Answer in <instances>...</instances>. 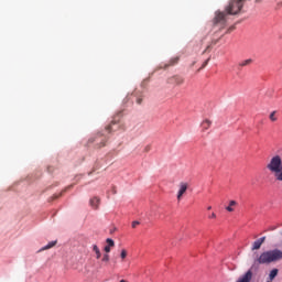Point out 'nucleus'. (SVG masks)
<instances>
[{
	"mask_svg": "<svg viewBox=\"0 0 282 282\" xmlns=\"http://www.w3.org/2000/svg\"><path fill=\"white\" fill-rule=\"evenodd\" d=\"M109 253H105L104 256H102V259H101V261L104 262V263H109Z\"/></svg>",
	"mask_w": 282,
	"mask_h": 282,
	"instance_id": "412c9836",
	"label": "nucleus"
},
{
	"mask_svg": "<svg viewBox=\"0 0 282 282\" xmlns=\"http://www.w3.org/2000/svg\"><path fill=\"white\" fill-rule=\"evenodd\" d=\"M118 122V120H112L111 123L106 128L107 131L111 132L113 131V124H116Z\"/></svg>",
	"mask_w": 282,
	"mask_h": 282,
	"instance_id": "6ab92c4d",
	"label": "nucleus"
},
{
	"mask_svg": "<svg viewBox=\"0 0 282 282\" xmlns=\"http://www.w3.org/2000/svg\"><path fill=\"white\" fill-rule=\"evenodd\" d=\"M209 219H217V215L215 213H213L210 216H209Z\"/></svg>",
	"mask_w": 282,
	"mask_h": 282,
	"instance_id": "bb28decb",
	"label": "nucleus"
},
{
	"mask_svg": "<svg viewBox=\"0 0 282 282\" xmlns=\"http://www.w3.org/2000/svg\"><path fill=\"white\" fill-rule=\"evenodd\" d=\"M143 151L144 153H149V151H151V145H145Z\"/></svg>",
	"mask_w": 282,
	"mask_h": 282,
	"instance_id": "a878e982",
	"label": "nucleus"
},
{
	"mask_svg": "<svg viewBox=\"0 0 282 282\" xmlns=\"http://www.w3.org/2000/svg\"><path fill=\"white\" fill-rule=\"evenodd\" d=\"M54 246H56V240L48 242L46 246H44V247L41 249V251H43V250H50V248H54Z\"/></svg>",
	"mask_w": 282,
	"mask_h": 282,
	"instance_id": "dca6fc26",
	"label": "nucleus"
},
{
	"mask_svg": "<svg viewBox=\"0 0 282 282\" xmlns=\"http://www.w3.org/2000/svg\"><path fill=\"white\" fill-rule=\"evenodd\" d=\"M252 270L249 269L243 275H241L236 282H250L252 281Z\"/></svg>",
	"mask_w": 282,
	"mask_h": 282,
	"instance_id": "423d86ee",
	"label": "nucleus"
},
{
	"mask_svg": "<svg viewBox=\"0 0 282 282\" xmlns=\"http://www.w3.org/2000/svg\"><path fill=\"white\" fill-rule=\"evenodd\" d=\"M248 65H252V58L243 59L238 63V67H248Z\"/></svg>",
	"mask_w": 282,
	"mask_h": 282,
	"instance_id": "9b49d317",
	"label": "nucleus"
},
{
	"mask_svg": "<svg viewBox=\"0 0 282 282\" xmlns=\"http://www.w3.org/2000/svg\"><path fill=\"white\" fill-rule=\"evenodd\" d=\"M212 209H213V207H212V206L207 207V210H212Z\"/></svg>",
	"mask_w": 282,
	"mask_h": 282,
	"instance_id": "c756f323",
	"label": "nucleus"
},
{
	"mask_svg": "<svg viewBox=\"0 0 282 282\" xmlns=\"http://www.w3.org/2000/svg\"><path fill=\"white\" fill-rule=\"evenodd\" d=\"M93 252H95L96 259H100L102 257V253L100 252V248H98L96 245L93 246Z\"/></svg>",
	"mask_w": 282,
	"mask_h": 282,
	"instance_id": "4468645a",
	"label": "nucleus"
},
{
	"mask_svg": "<svg viewBox=\"0 0 282 282\" xmlns=\"http://www.w3.org/2000/svg\"><path fill=\"white\" fill-rule=\"evenodd\" d=\"M232 206H237V200H230L229 202V206L226 207V210L228 213H234L235 212V208H232Z\"/></svg>",
	"mask_w": 282,
	"mask_h": 282,
	"instance_id": "ddd939ff",
	"label": "nucleus"
},
{
	"mask_svg": "<svg viewBox=\"0 0 282 282\" xmlns=\"http://www.w3.org/2000/svg\"><path fill=\"white\" fill-rule=\"evenodd\" d=\"M138 226H140V221L138 220L132 221V228H138Z\"/></svg>",
	"mask_w": 282,
	"mask_h": 282,
	"instance_id": "393cba45",
	"label": "nucleus"
},
{
	"mask_svg": "<svg viewBox=\"0 0 282 282\" xmlns=\"http://www.w3.org/2000/svg\"><path fill=\"white\" fill-rule=\"evenodd\" d=\"M104 250H105L106 254H109V252H111V247L110 246H106L104 248Z\"/></svg>",
	"mask_w": 282,
	"mask_h": 282,
	"instance_id": "5701e85b",
	"label": "nucleus"
},
{
	"mask_svg": "<svg viewBox=\"0 0 282 282\" xmlns=\"http://www.w3.org/2000/svg\"><path fill=\"white\" fill-rule=\"evenodd\" d=\"M281 259H282V251L279 249H273V250L262 252L257 261L260 264H269V263H274L276 261H281Z\"/></svg>",
	"mask_w": 282,
	"mask_h": 282,
	"instance_id": "7ed1b4c3",
	"label": "nucleus"
},
{
	"mask_svg": "<svg viewBox=\"0 0 282 282\" xmlns=\"http://www.w3.org/2000/svg\"><path fill=\"white\" fill-rule=\"evenodd\" d=\"M243 1L246 0H230L228 6L225 8V11L216 12L214 18V25H226L228 15L235 17L241 12L243 9Z\"/></svg>",
	"mask_w": 282,
	"mask_h": 282,
	"instance_id": "f257e3e1",
	"label": "nucleus"
},
{
	"mask_svg": "<svg viewBox=\"0 0 282 282\" xmlns=\"http://www.w3.org/2000/svg\"><path fill=\"white\" fill-rule=\"evenodd\" d=\"M271 122H276L278 118H276V111H272L269 116Z\"/></svg>",
	"mask_w": 282,
	"mask_h": 282,
	"instance_id": "f3484780",
	"label": "nucleus"
},
{
	"mask_svg": "<svg viewBox=\"0 0 282 282\" xmlns=\"http://www.w3.org/2000/svg\"><path fill=\"white\" fill-rule=\"evenodd\" d=\"M212 124H213V121H210L209 119H205L200 123V127H202L203 131H208V129H210Z\"/></svg>",
	"mask_w": 282,
	"mask_h": 282,
	"instance_id": "9d476101",
	"label": "nucleus"
},
{
	"mask_svg": "<svg viewBox=\"0 0 282 282\" xmlns=\"http://www.w3.org/2000/svg\"><path fill=\"white\" fill-rule=\"evenodd\" d=\"M120 258L122 260L127 259V251L124 249L121 250Z\"/></svg>",
	"mask_w": 282,
	"mask_h": 282,
	"instance_id": "4be33fe9",
	"label": "nucleus"
},
{
	"mask_svg": "<svg viewBox=\"0 0 282 282\" xmlns=\"http://www.w3.org/2000/svg\"><path fill=\"white\" fill-rule=\"evenodd\" d=\"M180 63V57H173L170 59L169 65H177Z\"/></svg>",
	"mask_w": 282,
	"mask_h": 282,
	"instance_id": "a211bd4d",
	"label": "nucleus"
},
{
	"mask_svg": "<svg viewBox=\"0 0 282 282\" xmlns=\"http://www.w3.org/2000/svg\"><path fill=\"white\" fill-rule=\"evenodd\" d=\"M106 242L108 243L107 246H109L110 248H113V246H116V242L111 238H107Z\"/></svg>",
	"mask_w": 282,
	"mask_h": 282,
	"instance_id": "aec40b11",
	"label": "nucleus"
},
{
	"mask_svg": "<svg viewBox=\"0 0 282 282\" xmlns=\"http://www.w3.org/2000/svg\"><path fill=\"white\" fill-rule=\"evenodd\" d=\"M58 196H61V194L59 195H54L53 199H58Z\"/></svg>",
	"mask_w": 282,
	"mask_h": 282,
	"instance_id": "cd10ccee",
	"label": "nucleus"
},
{
	"mask_svg": "<svg viewBox=\"0 0 282 282\" xmlns=\"http://www.w3.org/2000/svg\"><path fill=\"white\" fill-rule=\"evenodd\" d=\"M169 83H170L171 85H177V86H180V85H184V79H183V77H181V76H173V77H171V78L169 79Z\"/></svg>",
	"mask_w": 282,
	"mask_h": 282,
	"instance_id": "0eeeda50",
	"label": "nucleus"
},
{
	"mask_svg": "<svg viewBox=\"0 0 282 282\" xmlns=\"http://www.w3.org/2000/svg\"><path fill=\"white\" fill-rule=\"evenodd\" d=\"M276 274H279V269L271 270V272L269 274L270 281H274V279L276 278Z\"/></svg>",
	"mask_w": 282,
	"mask_h": 282,
	"instance_id": "2eb2a0df",
	"label": "nucleus"
},
{
	"mask_svg": "<svg viewBox=\"0 0 282 282\" xmlns=\"http://www.w3.org/2000/svg\"><path fill=\"white\" fill-rule=\"evenodd\" d=\"M89 144H95L96 149H102L107 144V137L105 134H96L89 139Z\"/></svg>",
	"mask_w": 282,
	"mask_h": 282,
	"instance_id": "20e7f679",
	"label": "nucleus"
},
{
	"mask_svg": "<svg viewBox=\"0 0 282 282\" xmlns=\"http://www.w3.org/2000/svg\"><path fill=\"white\" fill-rule=\"evenodd\" d=\"M134 94L137 97L135 99L137 105H142V100H144V96L142 95V93L137 90Z\"/></svg>",
	"mask_w": 282,
	"mask_h": 282,
	"instance_id": "f8f14e48",
	"label": "nucleus"
},
{
	"mask_svg": "<svg viewBox=\"0 0 282 282\" xmlns=\"http://www.w3.org/2000/svg\"><path fill=\"white\" fill-rule=\"evenodd\" d=\"M186 191H188V183L185 182H181L180 183V189L177 193V200L180 202V199H182V197L184 196V193H186Z\"/></svg>",
	"mask_w": 282,
	"mask_h": 282,
	"instance_id": "39448f33",
	"label": "nucleus"
},
{
	"mask_svg": "<svg viewBox=\"0 0 282 282\" xmlns=\"http://www.w3.org/2000/svg\"><path fill=\"white\" fill-rule=\"evenodd\" d=\"M210 50V46H207V48L204 51V53L208 52Z\"/></svg>",
	"mask_w": 282,
	"mask_h": 282,
	"instance_id": "c85d7f7f",
	"label": "nucleus"
},
{
	"mask_svg": "<svg viewBox=\"0 0 282 282\" xmlns=\"http://www.w3.org/2000/svg\"><path fill=\"white\" fill-rule=\"evenodd\" d=\"M264 241H265V236L256 240L253 242L252 250H259L261 246H263Z\"/></svg>",
	"mask_w": 282,
	"mask_h": 282,
	"instance_id": "1a4fd4ad",
	"label": "nucleus"
},
{
	"mask_svg": "<svg viewBox=\"0 0 282 282\" xmlns=\"http://www.w3.org/2000/svg\"><path fill=\"white\" fill-rule=\"evenodd\" d=\"M268 171L274 175L276 182H281V173H282V158L281 155L276 154L273 155L269 164H267Z\"/></svg>",
	"mask_w": 282,
	"mask_h": 282,
	"instance_id": "f03ea898",
	"label": "nucleus"
},
{
	"mask_svg": "<svg viewBox=\"0 0 282 282\" xmlns=\"http://www.w3.org/2000/svg\"><path fill=\"white\" fill-rule=\"evenodd\" d=\"M210 62V57L207 58L204 64L202 65L200 69H204V67H206V65H208V63Z\"/></svg>",
	"mask_w": 282,
	"mask_h": 282,
	"instance_id": "b1692460",
	"label": "nucleus"
},
{
	"mask_svg": "<svg viewBox=\"0 0 282 282\" xmlns=\"http://www.w3.org/2000/svg\"><path fill=\"white\" fill-rule=\"evenodd\" d=\"M89 205L91 206V208H94V210H98V206H100V198L96 196L90 198Z\"/></svg>",
	"mask_w": 282,
	"mask_h": 282,
	"instance_id": "6e6552de",
	"label": "nucleus"
}]
</instances>
